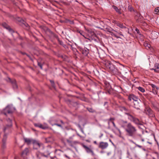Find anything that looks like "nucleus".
<instances>
[{
    "label": "nucleus",
    "mask_w": 159,
    "mask_h": 159,
    "mask_svg": "<svg viewBox=\"0 0 159 159\" xmlns=\"http://www.w3.org/2000/svg\"><path fill=\"white\" fill-rule=\"evenodd\" d=\"M7 139V135L6 134H5L3 136V138L2 139V147L3 148H5L6 147V145H5V143L6 140Z\"/></svg>",
    "instance_id": "nucleus-15"
},
{
    "label": "nucleus",
    "mask_w": 159,
    "mask_h": 159,
    "mask_svg": "<svg viewBox=\"0 0 159 159\" xmlns=\"http://www.w3.org/2000/svg\"><path fill=\"white\" fill-rule=\"evenodd\" d=\"M129 99L131 101L133 100V101L136 100H139V99L137 96L133 94L130 95L129 97Z\"/></svg>",
    "instance_id": "nucleus-9"
},
{
    "label": "nucleus",
    "mask_w": 159,
    "mask_h": 159,
    "mask_svg": "<svg viewBox=\"0 0 159 159\" xmlns=\"http://www.w3.org/2000/svg\"><path fill=\"white\" fill-rule=\"evenodd\" d=\"M156 89H152V91L153 93L155 94H157V90Z\"/></svg>",
    "instance_id": "nucleus-33"
},
{
    "label": "nucleus",
    "mask_w": 159,
    "mask_h": 159,
    "mask_svg": "<svg viewBox=\"0 0 159 159\" xmlns=\"http://www.w3.org/2000/svg\"><path fill=\"white\" fill-rule=\"evenodd\" d=\"M112 124L113 125L114 127H115L117 131H118L119 132V134H121V133L120 130L119 129L117 128L116 127L115 124L113 122H112Z\"/></svg>",
    "instance_id": "nucleus-24"
},
{
    "label": "nucleus",
    "mask_w": 159,
    "mask_h": 159,
    "mask_svg": "<svg viewBox=\"0 0 159 159\" xmlns=\"http://www.w3.org/2000/svg\"><path fill=\"white\" fill-rule=\"evenodd\" d=\"M106 65L107 68L109 69L111 72L113 73L116 72L117 69L111 63L108 62Z\"/></svg>",
    "instance_id": "nucleus-4"
},
{
    "label": "nucleus",
    "mask_w": 159,
    "mask_h": 159,
    "mask_svg": "<svg viewBox=\"0 0 159 159\" xmlns=\"http://www.w3.org/2000/svg\"><path fill=\"white\" fill-rule=\"evenodd\" d=\"M138 89L142 92L143 93L145 91L144 89L142 87H138Z\"/></svg>",
    "instance_id": "nucleus-25"
},
{
    "label": "nucleus",
    "mask_w": 159,
    "mask_h": 159,
    "mask_svg": "<svg viewBox=\"0 0 159 159\" xmlns=\"http://www.w3.org/2000/svg\"><path fill=\"white\" fill-rule=\"evenodd\" d=\"M145 46L146 47H148V48H150V45H146V44H145Z\"/></svg>",
    "instance_id": "nucleus-39"
},
{
    "label": "nucleus",
    "mask_w": 159,
    "mask_h": 159,
    "mask_svg": "<svg viewBox=\"0 0 159 159\" xmlns=\"http://www.w3.org/2000/svg\"><path fill=\"white\" fill-rule=\"evenodd\" d=\"M29 152V149L27 148H26L25 150L22 152V154L23 155H26Z\"/></svg>",
    "instance_id": "nucleus-21"
},
{
    "label": "nucleus",
    "mask_w": 159,
    "mask_h": 159,
    "mask_svg": "<svg viewBox=\"0 0 159 159\" xmlns=\"http://www.w3.org/2000/svg\"><path fill=\"white\" fill-rule=\"evenodd\" d=\"M119 123L121 126L125 129L128 135L133 136L136 132V128L130 123H128L126 121L120 120Z\"/></svg>",
    "instance_id": "nucleus-1"
},
{
    "label": "nucleus",
    "mask_w": 159,
    "mask_h": 159,
    "mask_svg": "<svg viewBox=\"0 0 159 159\" xmlns=\"http://www.w3.org/2000/svg\"><path fill=\"white\" fill-rule=\"evenodd\" d=\"M82 53L85 56H87L89 53V50L87 49H84L82 51Z\"/></svg>",
    "instance_id": "nucleus-18"
},
{
    "label": "nucleus",
    "mask_w": 159,
    "mask_h": 159,
    "mask_svg": "<svg viewBox=\"0 0 159 159\" xmlns=\"http://www.w3.org/2000/svg\"><path fill=\"white\" fill-rule=\"evenodd\" d=\"M119 34L122 36H124L123 35L121 34V33H119Z\"/></svg>",
    "instance_id": "nucleus-40"
},
{
    "label": "nucleus",
    "mask_w": 159,
    "mask_h": 159,
    "mask_svg": "<svg viewBox=\"0 0 159 159\" xmlns=\"http://www.w3.org/2000/svg\"><path fill=\"white\" fill-rule=\"evenodd\" d=\"M108 146V144L107 142H101L100 143L98 147L102 149H103L107 148Z\"/></svg>",
    "instance_id": "nucleus-5"
},
{
    "label": "nucleus",
    "mask_w": 159,
    "mask_h": 159,
    "mask_svg": "<svg viewBox=\"0 0 159 159\" xmlns=\"http://www.w3.org/2000/svg\"><path fill=\"white\" fill-rule=\"evenodd\" d=\"M115 37H116V38H120L118 36H117L116 35H115Z\"/></svg>",
    "instance_id": "nucleus-41"
},
{
    "label": "nucleus",
    "mask_w": 159,
    "mask_h": 159,
    "mask_svg": "<svg viewBox=\"0 0 159 159\" xmlns=\"http://www.w3.org/2000/svg\"><path fill=\"white\" fill-rule=\"evenodd\" d=\"M32 143L33 144L34 147L35 146H37L38 148H40L41 145H42V143H40L38 141L34 139L32 141Z\"/></svg>",
    "instance_id": "nucleus-8"
},
{
    "label": "nucleus",
    "mask_w": 159,
    "mask_h": 159,
    "mask_svg": "<svg viewBox=\"0 0 159 159\" xmlns=\"http://www.w3.org/2000/svg\"><path fill=\"white\" fill-rule=\"evenodd\" d=\"M85 28V30L88 33V35L87 36V37H89L94 34L93 31L91 29H86Z\"/></svg>",
    "instance_id": "nucleus-11"
},
{
    "label": "nucleus",
    "mask_w": 159,
    "mask_h": 159,
    "mask_svg": "<svg viewBox=\"0 0 159 159\" xmlns=\"http://www.w3.org/2000/svg\"><path fill=\"white\" fill-rule=\"evenodd\" d=\"M158 33L155 31L152 32L151 34V36L152 39H155L158 37Z\"/></svg>",
    "instance_id": "nucleus-10"
},
{
    "label": "nucleus",
    "mask_w": 159,
    "mask_h": 159,
    "mask_svg": "<svg viewBox=\"0 0 159 159\" xmlns=\"http://www.w3.org/2000/svg\"><path fill=\"white\" fill-rule=\"evenodd\" d=\"M151 70H154L156 72H159V63H156L154 64V67Z\"/></svg>",
    "instance_id": "nucleus-7"
},
{
    "label": "nucleus",
    "mask_w": 159,
    "mask_h": 159,
    "mask_svg": "<svg viewBox=\"0 0 159 159\" xmlns=\"http://www.w3.org/2000/svg\"><path fill=\"white\" fill-rule=\"evenodd\" d=\"M129 10L131 11L132 10H133V9L132 7H129Z\"/></svg>",
    "instance_id": "nucleus-38"
},
{
    "label": "nucleus",
    "mask_w": 159,
    "mask_h": 159,
    "mask_svg": "<svg viewBox=\"0 0 159 159\" xmlns=\"http://www.w3.org/2000/svg\"><path fill=\"white\" fill-rule=\"evenodd\" d=\"M40 125V124H34V125L36 127H39V125Z\"/></svg>",
    "instance_id": "nucleus-36"
},
{
    "label": "nucleus",
    "mask_w": 159,
    "mask_h": 159,
    "mask_svg": "<svg viewBox=\"0 0 159 159\" xmlns=\"http://www.w3.org/2000/svg\"><path fill=\"white\" fill-rule=\"evenodd\" d=\"M94 143L95 144H97V142L96 141H94Z\"/></svg>",
    "instance_id": "nucleus-42"
},
{
    "label": "nucleus",
    "mask_w": 159,
    "mask_h": 159,
    "mask_svg": "<svg viewBox=\"0 0 159 159\" xmlns=\"http://www.w3.org/2000/svg\"><path fill=\"white\" fill-rule=\"evenodd\" d=\"M6 129L5 128V129H4V130H5Z\"/></svg>",
    "instance_id": "nucleus-51"
},
{
    "label": "nucleus",
    "mask_w": 159,
    "mask_h": 159,
    "mask_svg": "<svg viewBox=\"0 0 159 159\" xmlns=\"http://www.w3.org/2000/svg\"><path fill=\"white\" fill-rule=\"evenodd\" d=\"M153 159H155L154 158H153Z\"/></svg>",
    "instance_id": "nucleus-53"
},
{
    "label": "nucleus",
    "mask_w": 159,
    "mask_h": 159,
    "mask_svg": "<svg viewBox=\"0 0 159 159\" xmlns=\"http://www.w3.org/2000/svg\"><path fill=\"white\" fill-rule=\"evenodd\" d=\"M36 156H37V157L38 158H40V153L39 152H37L36 153Z\"/></svg>",
    "instance_id": "nucleus-31"
},
{
    "label": "nucleus",
    "mask_w": 159,
    "mask_h": 159,
    "mask_svg": "<svg viewBox=\"0 0 159 159\" xmlns=\"http://www.w3.org/2000/svg\"><path fill=\"white\" fill-rule=\"evenodd\" d=\"M142 18V17L141 16L140 13L137 12L136 15V19L137 20L139 21V19H141Z\"/></svg>",
    "instance_id": "nucleus-17"
},
{
    "label": "nucleus",
    "mask_w": 159,
    "mask_h": 159,
    "mask_svg": "<svg viewBox=\"0 0 159 159\" xmlns=\"http://www.w3.org/2000/svg\"><path fill=\"white\" fill-rule=\"evenodd\" d=\"M8 121L9 124L8 125V126L11 127L12 126L11 121L9 119L7 120Z\"/></svg>",
    "instance_id": "nucleus-30"
},
{
    "label": "nucleus",
    "mask_w": 159,
    "mask_h": 159,
    "mask_svg": "<svg viewBox=\"0 0 159 159\" xmlns=\"http://www.w3.org/2000/svg\"><path fill=\"white\" fill-rule=\"evenodd\" d=\"M112 7L113 8V9L115 10L116 11V12H117L118 13L120 14H121V12L120 9H119L116 7L114 6H112Z\"/></svg>",
    "instance_id": "nucleus-20"
},
{
    "label": "nucleus",
    "mask_w": 159,
    "mask_h": 159,
    "mask_svg": "<svg viewBox=\"0 0 159 159\" xmlns=\"http://www.w3.org/2000/svg\"><path fill=\"white\" fill-rule=\"evenodd\" d=\"M38 65L40 66L41 65L40 63H38Z\"/></svg>",
    "instance_id": "nucleus-43"
},
{
    "label": "nucleus",
    "mask_w": 159,
    "mask_h": 159,
    "mask_svg": "<svg viewBox=\"0 0 159 159\" xmlns=\"http://www.w3.org/2000/svg\"><path fill=\"white\" fill-rule=\"evenodd\" d=\"M50 82L52 84V87H55L54 86V82L52 80H50Z\"/></svg>",
    "instance_id": "nucleus-35"
},
{
    "label": "nucleus",
    "mask_w": 159,
    "mask_h": 159,
    "mask_svg": "<svg viewBox=\"0 0 159 159\" xmlns=\"http://www.w3.org/2000/svg\"><path fill=\"white\" fill-rule=\"evenodd\" d=\"M83 147L85 149L86 151L87 152H91L92 155H94V153L93 151L84 145H83Z\"/></svg>",
    "instance_id": "nucleus-14"
},
{
    "label": "nucleus",
    "mask_w": 159,
    "mask_h": 159,
    "mask_svg": "<svg viewBox=\"0 0 159 159\" xmlns=\"http://www.w3.org/2000/svg\"><path fill=\"white\" fill-rule=\"evenodd\" d=\"M151 85L152 88V89H158V88L157 87L156 85H155L152 84Z\"/></svg>",
    "instance_id": "nucleus-28"
},
{
    "label": "nucleus",
    "mask_w": 159,
    "mask_h": 159,
    "mask_svg": "<svg viewBox=\"0 0 159 159\" xmlns=\"http://www.w3.org/2000/svg\"><path fill=\"white\" fill-rule=\"evenodd\" d=\"M39 126V128H41L43 129H46L47 128V126L46 125L44 126L40 124Z\"/></svg>",
    "instance_id": "nucleus-26"
},
{
    "label": "nucleus",
    "mask_w": 159,
    "mask_h": 159,
    "mask_svg": "<svg viewBox=\"0 0 159 159\" xmlns=\"http://www.w3.org/2000/svg\"><path fill=\"white\" fill-rule=\"evenodd\" d=\"M127 154L129 155H130L129 153V152L128 151H127Z\"/></svg>",
    "instance_id": "nucleus-44"
},
{
    "label": "nucleus",
    "mask_w": 159,
    "mask_h": 159,
    "mask_svg": "<svg viewBox=\"0 0 159 159\" xmlns=\"http://www.w3.org/2000/svg\"><path fill=\"white\" fill-rule=\"evenodd\" d=\"M40 68H41V69H42V65H41V66H40Z\"/></svg>",
    "instance_id": "nucleus-46"
},
{
    "label": "nucleus",
    "mask_w": 159,
    "mask_h": 159,
    "mask_svg": "<svg viewBox=\"0 0 159 159\" xmlns=\"http://www.w3.org/2000/svg\"><path fill=\"white\" fill-rule=\"evenodd\" d=\"M140 100H136L134 101H133L134 104V107L136 109H138L139 108V101Z\"/></svg>",
    "instance_id": "nucleus-16"
},
{
    "label": "nucleus",
    "mask_w": 159,
    "mask_h": 159,
    "mask_svg": "<svg viewBox=\"0 0 159 159\" xmlns=\"http://www.w3.org/2000/svg\"><path fill=\"white\" fill-rule=\"evenodd\" d=\"M24 139L25 142L28 145H29L32 143L33 139L27 138H24Z\"/></svg>",
    "instance_id": "nucleus-12"
},
{
    "label": "nucleus",
    "mask_w": 159,
    "mask_h": 159,
    "mask_svg": "<svg viewBox=\"0 0 159 159\" xmlns=\"http://www.w3.org/2000/svg\"><path fill=\"white\" fill-rule=\"evenodd\" d=\"M155 12L156 14L159 15V7H157L155 8Z\"/></svg>",
    "instance_id": "nucleus-27"
},
{
    "label": "nucleus",
    "mask_w": 159,
    "mask_h": 159,
    "mask_svg": "<svg viewBox=\"0 0 159 159\" xmlns=\"http://www.w3.org/2000/svg\"><path fill=\"white\" fill-rule=\"evenodd\" d=\"M142 141H144V140H143V139H142Z\"/></svg>",
    "instance_id": "nucleus-49"
},
{
    "label": "nucleus",
    "mask_w": 159,
    "mask_h": 159,
    "mask_svg": "<svg viewBox=\"0 0 159 159\" xmlns=\"http://www.w3.org/2000/svg\"><path fill=\"white\" fill-rule=\"evenodd\" d=\"M12 83L13 88L14 89H16L17 88V86L16 84V81L14 80L13 82H12Z\"/></svg>",
    "instance_id": "nucleus-22"
},
{
    "label": "nucleus",
    "mask_w": 159,
    "mask_h": 159,
    "mask_svg": "<svg viewBox=\"0 0 159 159\" xmlns=\"http://www.w3.org/2000/svg\"><path fill=\"white\" fill-rule=\"evenodd\" d=\"M125 113L127 115L128 118L130 121L134 122V123L136 124H139V121L138 119L134 117L132 115L129 114V113Z\"/></svg>",
    "instance_id": "nucleus-3"
},
{
    "label": "nucleus",
    "mask_w": 159,
    "mask_h": 159,
    "mask_svg": "<svg viewBox=\"0 0 159 159\" xmlns=\"http://www.w3.org/2000/svg\"><path fill=\"white\" fill-rule=\"evenodd\" d=\"M146 110V114H147L150 117H154L155 116L153 112L150 108H148Z\"/></svg>",
    "instance_id": "nucleus-6"
},
{
    "label": "nucleus",
    "mask_w": 159,
    "mask_h": 159,
    "mask_svg": "<svg viewBox=\"0 0 159 159\" xmlns=\"http://www.w3.org/2000/svg\"><path fill=\"white\" fill-rule=\"evenodd\" d=\"M8 79H9V81H11V80L9 78Z\"/></svg>",
    "instance_id": "nucleus-47"
},
{
    "label": "nucleus",
    "mask_w": 159,
    "mask_h": 159,
    "mask_svg": "<svg viewBox=\"0 0 159 159\" xmlns=\"http://www.w3.org/2000/svg\"><path fill=\"white\" fill-rule=\"evenodd\" d=\"M67 143H68L69 144L70 146H71L72 147H73V145L71 144V142L70 140H67Z\"/></svg>",
    "instance_id": "nucleus-32"
},
{
    "label": "nucleus",
    "mask_w": 159,
    "mask_h": 159,
    "mask_svg": "<svg viewBox=\"0 0 159 159\" xmlns=\"http://www.w3.org/2000/svg\"><path fill=\"white\" fill-rule=\"evenodd\" d=\"M135 144L138 147H139V148H142V146H140V145H138V144H136V143H135Z\"/></svg>",
    "instance_id": "nucleus-37"
},
{
    "label": "nucleus",
    "mask_w": 159,
    "mask_h": 159,
    "mask_svg": "<svg viewBox=\"0 0 159 159\" xmlns=\"http://www.w3.org/2000/svg\"><path fill=\"white\" fill-rule=\"evenodd\" d=\"M2 25L4 28H6V29H7V30H8L10 31H12V30H11L10 28V27H9V26H8L6 23H4Z\"/></svg>",
    "instance_id": "nucleus-19"
},
{
    "label": "nucleus",
    "mask_w": 159,
    "mask_h": 159,
    "mask_svg": "<svg viewBox=\"0 0 159 159\" xmlns=\"http://www.w3.org/2000/svg\"><path fill=\"white\" fill-rule=\"evenodd\" d=\"M56 125L59 127H62L61 125L60 124H54V125Z\"/></svg>",
    "instance_id": "nucleus-34"
},
{
    "label": "nucleus",
    "mask_w": 159,
    "mask_h": 159,
    "mask_svg": "<svg viewBox=\"0 0 159 159\" xmlns=\"http://www.w3.org/2000/svg\"><path fill=\"white\" fill-rule=\"evenodd\" d=\"M110 142H111V140L110 139Z\"/></svg>",
    "instance_id": "nucleus-50"
},
{
    "label": "nucleus",
    "mask_w": 159,
    "mask_h": 159,
    "mask_svg": "<svg viewBox=\"0 0 159 159\" xmlns=\"http://www.w3.org/2000/svg\"><path fill=\"white\" fill-rule=\"evenodd\" d=\"M88 111L91 112H94V110L91 108H87Z\"/></svg>",
    "instance_id": "nucleus-29"
},
{
    "label": "nucleus",
    "mask_w": 159,
    "mask_h": 159,
    "mask_svg": "<svg viewBox=\"0 0 159 159\" xmlns=\"http://www.w3.org/2000/svg\"><path fill=\"white\" fill-rule=\"evenodd\" d=\"M66 157H67V156H66Z\"/></svg>",
    "instance_id": "nucleus-52"
},
{
    "label": "nucleus",
    "mask_w": 159,
    "mask_h": 159,
    "mask_svg": "<svg viewBox=\"0 0 159 159\" xmlns=\"http://www.w3.org/2000/svg\"><path fill=\"white\" fill-rule=\"evenodd\" d=\"M114 24L116 25L117 26H119L121 28H125L126 27L124 26L123 24L121 23L118 22L117 21H114Z\"/></svg>",
    "instance_id": "nucleus-13"
},
{
    "label": "nucleus",
    "mask_w": 159,
    "mask_h": 159,
    "mask_svg": "<svg viewBox=\"0 0 159 159\" xmlns=\"http://www.w3.org/2000/svg\"><path fill=\"white\" fill-rule=\"evenodd\" d=\"M15 110V108L12 106L8 105L4 109L3 112L6 115L7 114L11 113Z\"/></svg>",
    "instance_id": "nucleus-2"
},
{
    "label": "nucleus",
    "mask_w": 159,
    "mask_h": 159,
    "mask_svg": "<svg viewBox=\"0 0 159 159\" xmlns=\"http://www.w3.org/2000/svg\"><path fill=\"white\" fill-rule=\"evenodd\" d=\"M78 32L80 33V34L82 35V36H83L84 38H85V39H88L87 37H86L84 36V33L82 31H78Z\"/></svg>",
    "instance_id": "nucleus-23"
},
{
    "label": "nucleus",
    "mask_w": 159,
    "mask_h": 159,
    "mask_svg": "<svg viewBox=\"0 0 159 159\" xmlns=\"http://www.w3.org/2000/svg\"><path fill=\"white\" fill-rule=\"evenodd\" d=\"M124 109L125 110H126V109L125 108H124Z\"/></svg>",
    "instance_id": "nucleus-48"
},
{
    "label": "nucleus",
    "mask_w": 159,
    "mask_h": 159,
    "mask_svg": "<svg viewBox=\"0 0 159 159\" xmlns=\"http://www.w3.org/2000/svg\"><path fill=\"white\" fill-rule=\"evenodd\" d=\"M61 122L62 124H64V123L62 121V120H61L60 121Z\"/></svg>",
    "instance_id": "nucleus-45"
}]
</instances>
